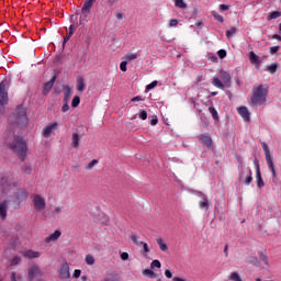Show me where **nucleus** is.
<instances>
[{
    "mask_svg": "<svg viewBox=\"0 0 281 281\" xmlns=\"http://www.w3.org/2000/svg\"><path fill=\"white\" fill-rule=\"evenodd\" d=\"M5 144L9 146L10 150H12V153H16L21 161H25V157H27V143L23 140V137L10 136L9 140H5Z\"/></svg>",
    "mask_w": 281,
    "mask_h": 281,
    "instance_id": "nucleus-1",
    "label": "nucleus"
},
{
    "mask_svg": "<svg viewBox=\"0 0 281 281\" xmlns=\"http://www.w3.org/2000/svg\"><path fill=\"white\" fill-rule=\"evenodd\" d=\"M267 95H269L267 87L259 85L257 88H254L250 99L251 106H262L267 102Z\"/></svg>",
    "mask_w": 281,
    "mask_h": 281,
    "instance_id": "nucleus-2",
    "label": "nucleus"
},
{
    "mask_svg": "<svg viewBox=\"0 0 281 281\" xmlns=\"http://www.w3.org/2000/svg\"><path fill=\"white\" fill-rule=\"evenodd\" d=\"M16 186H19V182L14 179L12 173H0V191L2 194H9V192H12Z\"/></svg>",
    "mask_w": 281,
    "mask_h": 281,
    "instance_id": "nucleus-3",
    "label": "nucleus"
},
{
    "mask_svg": "<svg viewBox=\"0 0 281 281\" xmlns=\"http://www.w3.org/2000/svg\"><path fill=\"white\" fill-rule=\"evenodd\" d=\"M13 117V124H16V126H27V112L23 105L16 108Z\"/></svg>",
    "mask_w": 281,
    "mask_h": 281,
    "instance_id": "nucleus-4",
    "label": "nucleus"
},
{
    "mask_svg": "<svg viewBox=\"0 0 281 281\" xmlns=\"http://www.w3.org/2000/svg\"><path fill=\"white\" fill-rule=\"evenodd\" d=\"M263 153L266 156V161L269 170L272 172L273 179L278 177V172H276V165H273V156L271 155V150H269V145L267 143H262Z\"/></svg>",
    "mask_w": 281,
    "mask_h": 281,
    "instance_id": "nucleus-5",
    "label": "nucleus"
},
{
    "mask_svg": "<svg viewBox=\"0 0 281 281\" xmlns=\"http://www.w3.org/2000/svg\"><path fill=\"white\" fill-rule=\"evenodd\" d=\"M239 181H241V183H245V186H249L254 181L251 168H241V170L239 171Z\"/></svg>",
    "mask_w": 281,
    "mask_h": 281,
    "instance_id": "nucleus-6",
    "label": "nucleus"
},
{
    "mask_svg": "<svg viewBox=\"0 0 281 281\" xmlns=\"http://www.w3.org/2000/svg\"><path fill=\"white\" fill-rule=\"evenodd\" d=\"M9 101V97H8V85L5 83V81H2L0 83V113H2L3 111V106H5V104H8Z\"/></svg>",
    "mask_w": 281,
    "mask_h": 281,
    "instance_id": "nucleus-7",
    "label": "nucleus"
},
{
    "mask_svg": "<svg viewBox=\"0 0 281 281\" xmlns=\"http://www.w3.org/2000/svg\"><path fill=\"white\" fill-rule=\"evenodd\" d=\"M27 196H30L27 191H25L24 189H18L14 198L15 210L19 209L21 203H25V201H27Z\"/></svg>",
    "mask_w": 281,
    "mask_h": 281,
    "instance_id": "nucleus-8",
    "label": "nucleus"
},
{
    "mask_svg": "<svg viewBox=\"0 0 281 281\" xmlns=\"http://www.w3.org/2000/svg\"><path fill=\"white\" fill-rule=\"evenodd\" d=\"M33 205L37 212H43L47 203L45 202V198H43L42 195L35 194L33 195Z\"/></svg>",
    "mask_w": 281,
    "mask_h": 281,
    "instance_id": "nucleus-9",
    "label": "nucleus"
},
{
    "mask_svg": "<svg viewBox=\"0 0 281 281\" xmlns=\"http://www.w3.org/2000/svg\"><path fill=\"white\" fill-rule=\"evenodd\" d=\"M220 77H221V80L224 82V86L226 87V89H231L232 88V75H229V72H227L225 70H221Z\"/></svg>",
    "mask_w": 281,
    "mask_h": 281,
    "instance_id": "nucleus-10",
    "label": "nucleus"
},
{
    "mask_svg": "<svg viewBox=\"0 0 281 281\" xmlns=\"http://www.w3.org/2000/svg\"><path fill=\"white\" fill-rule=\"evenodd\" d=\"M56 128H58L57 122H53V123L46 125L42 132L43 137H46V138L49 137L52 135V133H54V131H56Z\"/></svg>",
    "mask_w": 281,
    "mask_h": 281,
    "instance_id": "nucleus-11",
    "label": "nucleus"
},
{
    "mask_svg": "<svg viewBox=\"0 0 281 281\" xmlns=\"http://www.w3.org/2000/svg\"><path fill=\"white\" fill-rule=\"evenodd\" d=\"M43 276V272L41 271V268L38 266H32L29 269V280L32 281L35 278H41Z\"/></svg>",
    "mask_w": 281,
    "mask_h": 281,
    "instance_id": "nucleus-12",
    "label": "nucleus"
},
{
    "mask_svg": "<svg viewBox=\"0 0 281 281\" xmlns=\"http://www.w3.org/2000/svg\"><path fill=\"white\" fill-rule=\"evenodd\" d=\"M255 168H256L257 188H265V180H262V173L260 172V165L258 164V161H255Z\"/></svg>",
    "mask_w": 281,
    "mask_h": 281,
    "instance_id": "nucleus-13",
    "label": "nucleus"
},
{
    "mask_svg": "<svg viewBox=\"0 0 281 281\" xmlns=\"http://www.w3.org/2000/svg\"><path fill=\"white\" fill-rule=\"evenodd\" d=\"M237 112L240 115V117H243V120H245V122H249V110L247 109V106L238 108Z\"/></svg>",
    "mask_w": 281,
    "mask_h": 281,
    "instance_id": "nucleus-14",
    "label": "nucleus"
},
{
    "mask_svg": "<svg viewBox=\"0 0 281 281\" xmlns=\"http://www.w3.org/2000/svg\"><path fill=\"white\" fill-rule=\"evenodd\" d=\"M0 217L2 218V221H5V218L8 217V201L0 203Z\"/></svg>",
    "mask_w": 281,
    "mask_h": 281,
    "instance_id": "nucleus-15",
    "label": "nucleus"
},
{
    "mask_svg": "<svg viewBox=\"0 0 281 281\" xmlns=\"http://www.w3.org/2000/svg\"><path fill=\"white\" fill-rule=\"evenodd\" d=\"M198 139H200V142H202L206 148L212 146V137L210 135L202 134L198 137Z\"/></svg>",
    "mask_w": 281,
    "mask_h": 281,
    "instance_id": "nucleus-16",
    "label": "nucleus"
},
{
    "mask_svg": "<svg viewBox=\"0 0 281 281\" xmlns=\"http://www.w3.org/2000/svg\"><path fill=\"white\" fill-rule=\"evenodd\" d=\"M22 256H24V258H30L31 260L32 258H41V254L32 249L23 251Z\"/></svg>",
    "mask_w": 281,
    "mask_h": 281,
    "instance_id": "nucleus-17",
    "label": "nucleus"
},
{
    "mask_svg": "<svg viewBox=\"0 0 281 281\" xmlns=\"http://www.w3.org/2000/svg\"><path fill=\"white\" fill-rule=\"evenodd\" d=\"M54 82H56V77H53L48 82H46L44 85V89H43L44 95H47V93H49V91H52V89L54 87Z\"/></svg>",
    "mask_w": 281,
    "mask_h": 281,
    "instance_id": "nucleus-18",
    "label": "nucleus"
},
{
    "mask_svg": "<svg viewBox=\"0 0 281 281\" xmlns=\"http://www.w3.org/2000/svg\"><path fill=\"white\" fill-rule=\"evenodd\" d=\"M60 277L64 280H67V278H71V273L69 272V265L65 263L60 269Z\"/></svg>",
    "mask_w": 281,
    "mask_h": 281,
    "instance_id": "nucleus-19",
    "label": "nucleus"
},
{
    "mask_svg": "<svg viewBox=\"0 0 281 281\" xmlns=\"http://www.w3.org/2000/svg\"><path fill=\"white\" fill-rule=\"evenodd\" d=\"M63 233L60 231H55L53 234H50L48 237H46V243H55V240L59 239Z\"/></svg>",
    "mask_w": 281,
    "mask_h": 281,
    "instance_id": "nucleus-20",
    "label": "nucleus"
},
{
    "mask_svg": "<svg viewBox=\"0 0 281 281\" xmlns=\"http://www.w3.org/2000/svg\"><path fill=\"white\" fill-rule=\"evenodd\" d=\"M87 89V83H85V78L77 77V91H85Z\"/></svg>",
    "mask_w": 281,
    "mask_h": 281,
    "instance_id": "nucleus-21",
    "label": "nucleus"
},
{
    "mask_svg": "<svg viewBox=\"0 0 281 281\" xmlns=\"http://www.w3.org/2000/svg\"><path fill=\"white\" fill-rule=\"evenodd\" d=\"M71 95H74V91H71L69 86H66L64 88V102H69L71 100Z\"/></svg>",
    "mask_w": 281,
    "mask_h": 281,
    "instance_id": "nucleus-22",
    "label": "nucleus"
},
{
    "mask_svg": "<svg viewBox=\"0 0 281 281\" xmlns=\"http://www.w3.org/2000/svg\"><path fill=\"white\" fill-rule=\"evenodd\" d=\"M71 146L72 148H78V146H80V135L78 133H72Z\"/></svg>",
    "mask_w": 281,
    "mask_h": 281,
    "instance_id": "nucleus-23",
    "label": "nucleus"
},
{
    "mask_svg": "<svg viewBox=\"0 0 281 281\" xmlns=\"http://www.w3.org/2000/svg\"><path fill=\"white\" fill-rule=\"evenodd\" d=\"M212 86L216 87L217 89H221L222 91H225V83L218 79V77H214L212 80Z\"/></svg>",
    "mask_w": 281,
    "mask_h": 281,
    "instance_id": "nucleus-24",
    "label": "nucleus"
},
{
    "mask_svg": "<svg viewBox=\"0 0 281 281\" xmlns=\"http://www.w3.org/2000/svg\"><path fill=\"white\" fill-rule=\"evenodd\" d=\"M249 60H250L251 65H257V66H259L261 63L260 57L258 55H256V53H254V52L249 53Z\"/></svg>",
    "mask_w": 281,
    "mask_h": 281,
    "instance_id": "nucleus-25",
    "label": "nucleus"
},
{
    "mask_svg": "<svg viewBox=\"0 0 281 281\" xmlns=\"http://www.w3.org/2000/svg\"><path fill=\"white\" fill-rule=\"evenodd\" d=\"M131 240L136 245L137 247H142L144 245V241H142V238L135 234L130 235Z\"/></svg>",
    "mask_w": 281,
    "mask_h": 281,
    "instance_id": "nucleus-26",
    "label": "nucleus"
},
{
    "mask_svg": "<svg viewBox=\"0 0 281 281\" xmlns=\"http://www.w3.org/2000/svg\"><path fill=\"white\" fill-rule=\"evenodd\" d=\"M94 2H95V0H85L83 7L81 10H83L86 12H91V8H93Z\"/></svg>",
    "mask_w": 281,
    "mask_h": 281,
    "instance_id": "nucleus-27",
    "label": "nucleus"
},
{
    "mask_svg": "<svg viewBox=\"0 0 281 281\" xmlns=\"http://www.w3.org/2000/svg\"><path fill=\"white\" fill-rule=\"evenodd\" d=\"M200 210L207 211L210 207V204L207 202V196H203V199L199 202Z\"/></svg>",
    "mask_w": 281,
    "mask_h": 281,
    "instance_id": "nucleus-28",
    "label": "nucleus"
},
{
    "mask_svg": "<svg viewBox=\"0 0 281 281\" xmlns=\"http://www.w3.org/2000/svg\"><path fill=\"white\" fill-rule=\"evenodd\" d=\"M156 243L162 251H168V245L164 241L162 238H157Z\"/></svg>",
    "mask_w": 281,
    "mask_h": 281,
    "instance_id": "nucleus-29",
    "label": "nucleus"
},
{
    "mask_svg": "<svg viewBox=\"0 0 281 281\" xmlns=\"http://www.w3.org/2000/svg\"><path fill=\"white\" fill-rule=\"evenodd\" d=\"M143 276H145V278H150L151 280L157 278V274H155V271L150 269L143 270Z\"/></svg>",
    "mask_w": 281,
    "mask_h": 281,
    "instance_id": "nucleus-30",
    "label": "nucleus"
},
{
    "mask_svg": "<svg viewBox=\"0 0 281 281\" xmlns=\"http://www.w3.org/2000/svg\"><path fill=\"white\" fill-rule=\"evenodd\" d=\"M90 14V11H85L81 9V14H80V18H79V23L82 25L85 24V21H87V18L89 16Z\"/></svg>",
    "mask_w": 281,
    "mask_h": 281,
    "instance_id": "nucleus-31",
    "label": "nucleus"
},
{
    "mask_svg": "<svg viewBox=\"0 0 281 281\" xmlns=\"http://www.w3.org/2000/svg\"><path fill=\"white\" fill-rule=\"evenodd\" d=\"M124 58L125 60H137L139 53H127Z\"/></svg>",
    "mask_w": 281,
    "mask_h": 281,
    "instance_id": "nucleus-32",
    "label": "nucleus"
},
{
    "mask_svg": "<svg viewBox=\"0 0 281 281\" xmlns=\"http://www.w3.org/2000/svg\"><path fill=\"white\" fill-rule=\"evenodd\" d=\"M176 8H180L181 10L188 8V4H186V1L183 0H175Z\"/></svg>",
    "mask_w": 281,
    "mask_h": 281,
    "instance_id": "nucleus-33",
    "label": "nucleus"
},
{
    "mask_svg": "<svg viewBox=\"0 0 281 281\" xmlns=\"http://www.w3.org/2000/svg\"><path fill=\"white\" fill-rule=\"evenodd\" d=\"M281 12L280 11H273L268 15V21H271L273 19H280Z\"/></svg>",
    "mask_w": 281,
    "mask_h": 281,
    "instance_id": "nucleus-34",
    "label": "nucleus"
},
{
    "mask_svg": "<svg viewBox=\"0 0 281 281\" xmlns=\"http://www.w3.org/2000/svg\"><path fill=\"white\" fill-rule=\"evenodd\" d=\"M209 112L211 113L213 120H218V111H216V108L210 106Z\"/></svg>",
    "mask_w": 281,
    "mask_h": 281,
    "instance_id": "nucleus-35",
    "label": "nucleus"
},
{
    "mask_svg": "<svg viewBox=\"0 0 281 281\" xmlns=\"http://www.w3.org/2000/svg\"><path fill=\"white\" fill-rule=\"evenodd\" d=\"M259 258L262 263L269 266V257H267V254L265 252H259Z\"/></svg>",
    "mask_w": 281,
    "mask_h": 281,
    "instance_id": "nucleus-36",
    "label": "nucleus"
},
{
    "mask_svg": "<svg viewBox=\"0 0 281 281\" xmlns=\"http://www.w3.org/2000/svg\"><path fill=\"white\" fill-rule=\"evenodd\" d=\"M117 3H120V0H105V5H108V8H115Z\"/></svg>",
    "mask_w": 281,
    "mask_h": 281,
    "instance_id": "nucleus-37",
    "label": "nucleus"
},
{
    "mask_svg": "<svg viewBox=\"0 0 281 281\" xmlns=\"http://www.w3.org/2000/svg\"><path fill=\"white\" fill-rule=\"evenodd\" d=\"M236 32H238V29L231 27V30L226 31L227 38H232V36H234L236 34Z\"/></svg>",
    "mask_w": 281,
    "mask_h": 281,
    "instance_id": "nucleus-38",
    "label": "nucleus"
},
{
    "mask_svg": "<svg viewBox=\"0 0 281 281\" xmlns=\"http://www.w3.org/2000/svg\"><path fill=\"white\" fill-rule=\"evenodd\" d=\"M150 269H161V261L159 260H154L151 263H150Z\"/></svg>",
    "mask_w": 281,
    "mask_h": 281,
    "instance_id": "nucleus-39",
    "label": "nucleus"
},
{
    "mask_svg": "<svg viewBox=\"0 0 281 281\" xmlns=\"http://www.w3.org/2000/svg\"><path fill=\"white\" fill-rule=\"evenodd\" d=\"M79 104H80V97H78V95L74 97L72 102H71L72 109H76L77 106H79Z\"/></svg>",
    "mask_w": 281,
    "mask_h": 281,
    "instance_id": "nucleus-40",
    "label": "nucleus"
},
{
    "mask_svg": "<svg viewBox=\"0 0 281 281\" xmlns=\"http://www.w3.org/2000/svg\"><path fill=\"white\" fill-rule=\"evenodd\" d=\"M213 18L215 19V21H218L220 23H223L225 21V19L223 18V15L218 14L217 12H212Z\"/></svg>",
    "mask_w": 281,
    "mask_h": 281,
    "instance_id": "nucleus-41",
    "label": "nucleus"
},
{
    "mask_svg": "<svg viewBox=\"0 0 281 281\" xmlns=\"http://www.w3.org/2000/svg\"><path fill=\"white\" fill-rule=\"evenodd\" d=\"M268 71L269 74H276V71H278V64H271L268 66Z\"/></svg>",
    "mask_w": 281,
    "mask_h": 281,
    "instance_id": "nucleus-42",
    "label": "nucleus"
},
{
    "mask_svg": "<svg viewBox=\"0 0 281 281\" xmlns=\"http://www.w3.org/2000/svg\"><path fill=\"white\" fill-rule=\"evenodd\" d=\"M138 117L139 120H148V113L146 112V110H140L138 113Z\"/></svg>",
    "mask_w": 281,
    "mask_h": 281,
    "instance_id": "nucleus-43",
    "label": "nucleus"
},
{
    "mask_svg": "<svg viewBox=\"0 0 281 281\" xmlns=\"http://www.w3.org/2000/svg\"><path fill=\"white\" fill-rule=\"evenodd\" d=\"M157 85H159V81L155 80L151 83L146 86V91H150L153 89H155V87H157Z\"/></svg>",
    "mask_w": 281,
    "mask_h": 281,
    "instance_id": "nucleus-44",
    "label": "nucleus"
},
{
    "mask_svg": "<svg viewBox=\"0 0 281 281\" xmlns=\"http://www.w3.org/2000/svg\"><path fill=\"white\" fill-rule=\"evenodd\" d=\"M86 262L88 263V265H95V258H93V256H91V255H88L87 257H86Z\"/></svg>",
    "mask_w": 281,
    "mask_h": 281,
    "instance_id": "nucleus-45",
    "label": "nucleus"
},
{
    "mask_svg": "<svg viewBox=\"0 0 281 281\" xmlns=\"http://www.w3.org/2000/svg\"><path fill=\"white\" fill-rule=\"evenodd\" d=\"M23 172H25V175H32V167L30 165H25L22 168Z\"/></svg>",
    "mask_w": 281,
    "mask_h": 281,
    "instance_id": "nucleus-46",
    "label": "nucleus"
},
{
    "mask_svg": "<svg viewBox=\"0 0 281 281\" xmlns=\"http://www.w3.org/2000/svg\"><path fill=\"white\" fill-rule=\"evenodd\" d=\"M179 25V20L172 19L169 21V27H177Z\"/></svg>",
    "mask_w": 281,
    "mask_h": 281,
    "instance_id": "nucleus-47",
    "label": "nucleus"
},
{
    "mask_svg": "<svg viewBox=\"0 0 281 281\" xmlns=\"http://www.w3.org/2000/svg\"><path fill=\"white\" fill-rule=\"evenodd\" d=\"M63 213V206H57L54 209V211L52 212V214L54 216H56V214H61Z\"/></svg>",
    "mask_w": 281,
    "mask_h": 281,
    "instance_id": "nucleus-48",
    "label": "nucleus"
},
{
    "mask_svg": "<svg viewBox=\"0 0 281 281\" xmlns=\"http://www.w3.org/2000/svg\"><path fill=\"white\" fill-rule=\"evenodd\" d=\"M280 52V46H272L270 47V54L273 56V54H278Z\"/></svg>",
    "mask_w": 281,
    "mask_h": 281,
    "instance_id": "nucleus-49",
    "label": "nucleus"
},
{
    "mask_svg": "<svg viewBox=\"0 0 281 281\" xmlns=\"http://www.w3.org/2000/svg\"><path fill=\"white\" fill-rule=\"evenodd\" d=\"M217 56H218L220 58H225V56H227V50H225V49H220V50L217 52Z\"/></svg>",
    "mask_w": 281,
    "mask_h": 281,
    "instance_id": "nucleus-50",
    "label": "nucleus"
},
{
    "mask_svg": "<svg viewBox=\"0 0 281 281\" xmlns=\"http://www.w3.org/2000/svg\"><path fill=\"white\" fill-rule=\"evenodd\" d=\"M126 65H128V63L127 61H122L121 64H120V69H121V71H126Z\"/></svg>",
    "mask_w": 281,
    "mask_h": 281,
    "instance_id": "nucleus-51",
    "label": "nucleus"
},
{
    "mask_svg": "<svg viewBox=\"0 0 281 281\" xmlns=\"http://www.w3.org/2000/svg\"><path fill=\"white\" fill-rule=\"evenodd\" d=\"M74 32H76V26H75L74 24H71V25L69 26L68 35H69V36H74Z\"/></svg>",
    "mask_w": 281,
    "mask_h": 281,
    "instance_id": "nucleus-52",
    "label": "nucleus"
},
{
    "mask_svg": "<svg viewBox=\"0 0 281 281\" xmlns=\"http://www.w3.org/2000/svg\"><path fill=\"white\" fill-rule=\"evenodd\" d=\"M11 281H21V277H16L15 272L11 273Z\"/></svg>",
    "mask_w": 281,
    "mask_h": 281,
    "instance_id": "nucleus-53",
    "label": "nucleus"
},
{
    "mask_svg": "<svg viewBox=\"0 0 281 281\" xmlns=\"http://www.w3.org/2000/svg\"><path fill=\"white\" fill-rule=\"evenodd\" d=\"M63 113H67L69 111V102H65V104L61 108Z\"/></svg>",
    "mask_w": 281,
    "mask_h": 281,
    "instance_id": "nucleus-54",
    "label": "nucleus"
},
{
    "mask_svg": "<svg viewBox=\"0 0 281 281\" xmlns=\"http://www.w3.org/2000/svg\"><path fill=\"white\" fill-rule=\"evenodd\" d=\"M143 249L145 251V254H150V248H148V244L147 243H143Z\"/></svg>",
    "mask_w": 281,
    "mask_h": 281,
    "instance_id": "nucleus-55",
    "label": "nucleus"
},
{
    "mask_svg": "<svg viewBox=\"0 0 281 281\" xmlns=\"http://www.w3.org/2000/svg\"><path fill=\"white\" fill-rule=\"evenodd\" d=\"M97 164H98V160L93 159L88 164V169L91 170V168H93V166H97Z\"/></svg>",
    "mask_w": 281,
    "mask_h": 281,
    "instance_id": "nucleus-56",
    "label": "nucleus"
},
{
    "mask_svg": "<svg viewBox=\"0 0 281 281\" xmlns=\"http://www.w3.org/2000/svg\"><path fill=\"white\" fill-rule=\"evenodd\" d=\"M81 273H82V271L77 269V270H75L72 278L78 279V278H80Z\"/></svg>",
    "mask_w": 281,
    "mask_h": 281,
    "instance_id": "nucleus-57",
    "label": "nucleus"
},
{
    "mask_svg": "<svg viewBox=\"0 0 281 281\" xmlns=\"http://www.w3.org/2000/svg\"><path fill=\"white\" fill-rule=\"evenodd\" d=\"M220 10H222V12H227V10H229V5H227V4H220Z\"/></svg>",
    "mask_w": 281,
    "mask_h": 281,
    "instance_id": "nucleus-58",
    "label": "nucleus"
},
{
    "mask_svg": "<svg viewBox=\"0 0 281 281\" xmlns=\"http://www.w3.org/2000/svg\"><path fill=\"white\" fill-rule=\"evenodd\" d=\"M21 262V259L19 257H14L11 265H19Z\"/></svg>",
    "mask_w": 281,
    "mask_h": 281,
    "instance_id": "nucleus-59",
    "label": "nucleus"
},
{
    "mask_svg": "<svg viewBox=\"0 0 281 281\" xmlns=\"http://www.w3.org/2000/svg\"><path fill=\"white\" fill-rule=\"evenodd\" d=\"M121 259L122 260H128V252L121 254Z\"/></svg>",
    "mask_w": 281,
    "mask_h": 281,
    "instance_id": "nucleus-60",
    "label": "nucleus"
},
{
    "mask_svg": "<svg viewBox=\"0 0 281 281\" xmlns=\"http://www.w3.org/2000/svg\"><path fill=\"white\" fill-rule=\"evenodd\" d=\"M165 276H166V278L170 279V278H172V272L170 270H166Z\"/></svg>",
    "mask_w": 281,
    "mask_h": 281,
    "instance_id": "nucleus-61",
    "label": "nucleus"
},
{
    "mask_svg": "<svg viewBox=\"0 0 281 281\" xmlns=\"http://www.w3.org/2000/svg\"><path fill=\"white\" fill-rule=\"evenodd\" d=\"M158 122H159V120L153 119V120L150 121V124H151V126H157Z\"/></svg>",
    "mask_w": 281,
    "mask_h": 281,
    "instance_id": "nucleus-62",
    "label": "nucleus"
},
{
    "mask_svg": "<svg viewBox=\"0 0 281 281\" xmlns=\"http://www.w3.org/2000/svg\"><path fill=\"white\" fill-rule=\"evenodd\" d=\"M142 101V97L137 95L132 99V102H139Z\"/></svg>",
    "mask_w": 281,
    "mask_h": 281,
    "instance_id": "nucleus-63",
    "label": "nucleus"
},
{
    "mask_svg": "<svg viewBox=\"0 0 281 281\" xmlns=\"http://www.w3.org/2000/svg\"><path fill=\"white\" fill-rule=\"evenodd\" d=\"M196 196H200V199H203V196H206L203 192L201 191H198L196 193Z\"/></svg>",
    "mask_w": 281,
    "mask_h": 281,
    "instance_id": "nucleus-64",
    "label": "nucleus"
}]
</instances>
